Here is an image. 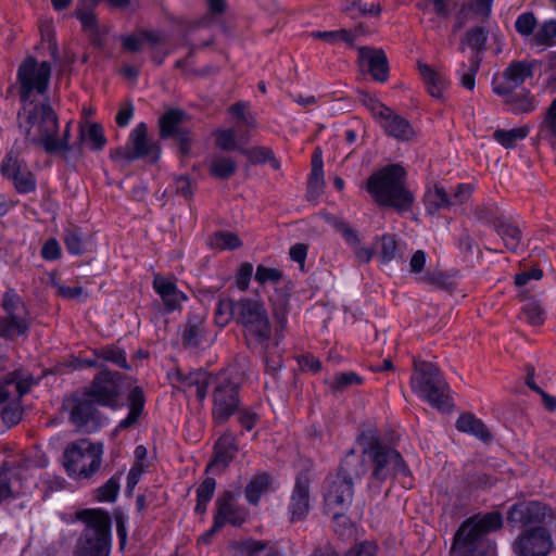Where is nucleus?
I'll return each mask as SVG.
<instances>
[{
    "mask_svg": "<svg viewBox=\"0 0 556 556\" xmlns=\"http://www.w3.org/2000/svg\"><path fill=\"white\" fill-rule=\"evenodd\" d=\"M495 230L502 237L505 247L509 251L516 252L521 240L520 229L517 226L500 220L495 224Z\"/></svg>",
    "mask_w": 556,
    "mask_h": 556,
    "instance_id": "a19ab883",
    "label": "nucleus"
},
{
    "mask_svg": "<svg viewBox=\"0 0 556 556\" xmlns=\"http://www.w3.org/2000/svg\"><path fill=\"white\" fill-rule=\"evenodd\" d=\"M122 475V472H117L111 477L103 485L97 489V500L99 502L115 501L119 491V481Z\"/></svg>",
    "mask_w": 556,
    "mask_h": 556,
    "instance_id": "603ef678",
    "label": "nucleus"
},
{
    "mask_svg": "<svg viewBox=\"0 0 556 556\" xmlns=\"http://www.w3.org/2000/svg\"><path fill=\"white\" fill-rule=\"evenodd\" d=\"M80 139L90 144L91 150H101L106 143L103 128L98 123L87 125V129L80 130Z\"/></svg>",
    "mask_w": 556,
    "mask_h": 556,
    "instance_id": "09e8293b",
    "label": "nucleus"
},
{
    "mask_svg": "<svg viewBox=\"0 0 556 556\" xmlns=\"http://www.w3.org/2000/svg\"><path fill=\"white\" fill-rule=\"evenodd\" d=\"M456 428L459 431L470 433L484 442L492 438L485 425L472 414L460 415L456 420Z\"/></svg>",
    "mask_w": 556,
    "mask_h": 556,
    "instance_id": "72a5a7b5",
    "label": "nucleus"
},
{
    "mask_svg": "<svg viewBox=\"0 0 556 556\" xmlns=\"http://www.w3.org/2000/svg\"><path fill=\"white\" fill-rule=\"evenodd\" d=\"M333 225L336 229L342 233L345 241L354 248L356 258L361 263H369L374 256V250L370 248L361 247V241L356 231L341 219H336Z\"/></svg>",
    "mask_w": 556,
    "mask_h": 556,
    "instance_id": "c756f323",
    "label": "nucleus"
},
{
    "mask_svg": "<svg viewBox=\"0 0 556 556\" xmlns=\"http://www.w3.org/2000/svg\"><path fill=\"white\" fill-rule=\"evenodd\" d=\"M282 278V271L277 268L266 267L264 265H258L256 267L255 280L261 285H265L267 282L278 283Z\"/></svg>",
    "mask_w": 556,
    "mask_h": 556,
    "instance_id": "0e129e2a",
    "label": "nucleus"
},
{
    "mask_svg": "<svg viewBox=\"0 0 556 556\" xmlns=\"http://www.w3.org/2000/svg\"><path fill=\"white\" fill-rule=\"evenodd\" d=\"M410 387L432 406L443 409L447 405V383L440 369L432 363L414 359Z\"/></svg>",
    "mask_w": 556,
    "mask_h": 556,
    "instance_id": "0eeeda50",
    "label": "nucleus"
},
{
    "mask_svg": "<svg viewBox=\"0 0 556 556\" xmlns=\"http://www.w3.org/2000/svg\"><path fill=\"white\" fill-rule=\"evenodd\" d=\"M0 173L13 182L18 193H30L36 190L37 182L33 173L22 164L13 151L3 159Z\"/></svg>",
    "mask_w": 556,
    "mask_h": 556,
    "instance_id": "dca6fc26",
    "label": "nucleus"
},
{
    "mask_svg": "<svg viewBox=\"0 0 556 556\" xmlns=\"http://www.w3.org/2000/svg\"><path fill=\"white\" fill-rule=\"evenodd\" d=\"M211 248L219 250H235L242 245L240 238L230 231H216L208 239Z\"/></svg>",
    "mask_w": 556,
    "mask_h": 556,
    "instance_id": "c03bdc74",
    "label": "nucleus"
},
{
    "mask_svg": "<svg viewBox=\"0 0 556 556\" xmlns=\"http://www.w3.org/2000/svg\"><path fill=\"white\" fill-rule=\"evenodd\" d=\"M488 39V30L482 26H475L468 29L460 40L459 50L465 51V45L471 49L469 63L462 65V85L463 87L473 90L475 77L480 68L481 56L480 52L485 49Z\"/></svg>",
    "mask_w": 556,
    "mask_h": 556,
    "instance_id": "9b49d317",
    "label": "nucleus"
},
{
    "mask_svg": "<svg viewBox=\"0 0 556 556\" xmlns=\"http://www.w3.org/2000/svg\"><path fill=\"white\" fill-rule=\"evenodd\" d=\"M236 321L242 325L249 348H264L270 343L271 326L261 301L249 298L237 301Z\"/></svg>",
    "mask_w": 556,
    "mask_h": 556,
    "instance_id": "39448f33",
    "label": "nucleus"
},
{
    "mask_svg": "<svg viewBox=\"0 0 556 556\" xmlns=\"http://www.w3.org/2000/svg\"><path fill=\"white\" fill-rule=\"evenodd\" d=\"M238 386L230 380L220 382L214 391L213 419L222 425L238 409Z\"/></svg>",
    "mask_w": 556,
    "mask_h": 556,
    "instance_id": "a211bd4d",
    "label": "nucleus"
},
{
    "mask_svg": "<svg viewBox=\"0 0 556 556\" xmlns=\"http://www.w3.org/2000/svg\"><path fill=\"white\" fill-rule=\"evenodd\" d=\"M380 255L383 263L392 262L396 258L403 260L397 241L393 235L384 233L379 239Z\"/></svg>",
    "mask_w": 556,
    "mask_h": 556,
    "instance_id": "de8ad7c7",
    "label": "nucleus"
},
{
    "mask_svg": "<svg viewBox=\"0 0 556 556\" xmlns=\"http://www.w3.org/2000/svg\"><path fill=\"white\" fill-rule=\"evenodd\" d=\"M128 401H129V413L125 419H123L118 426L117 429L123 430L130 428L135 426L144 407V394L141 388L135 387L128 394Z\"/></svg>",
    "mask_w": 556,
    "mask_h": 556,
    "instance_id": "2f4dec72",
    "label": "nucleus"
},
{
    "mask_svg": "<svg viewBox=\"0 0 556 556\" xmlns=\"http://www.w3.org/2000/svg\"><path fill=\"white\" fill-rule=\"evenodd\" d=\"M203 317L191 315L181 332V343L186 349H199L205 338Z\"/></svg>",
    "mask_w": 556,
    "mask_h": 556,
    "instance_id": "cd10ccee",
    "label": "nucleus"
},
{
    "mask_svg": "<svg viewBox=\"0 0 556 556\" xmlns=\"http://www.w3.org/2000/svg\"><path fill=\"white\" fill-rule=\"evenodd\" d=\"M533 75V64L527 61H513L501 78L493 80V91L498 96H510L527 78Z\"/></svg>",
    "mask_w": 556,
    "mask_h": 556,
    "instance_id": "f3484780",
    "label": "nucleus"
},
{
    "mask_svg": "<svg viewBox=\"0 0 556 556\" xmlns=\"http://www.w3.org/2000/svg\"><path fill=\"white\" fill-rule=\"evenodd\" d=\"M530 129L528 126L513 128L510 130L496 129L493 132V138L496 142L506 149L514 148L518 141L523 140Z\"/></svg>",
    "mask_w": 556,
    "mask_h": 556,
    "instance_id": "ea45409f",
    "label": "nucleus"
},
{
    "mask_svg": "<svg viewBox=\"0 0 556 556\" xmlns=\"http://www.w3.org/2000/svg\"><path fill=\"white\" fill-rule=\"evenodd\" d=\"M227 112L245 128L239 137V142L248 143L251 139L250 130L257 128V122L255 115L250 111V104L245 101H238L231 104Z\"/></svg>",
    "mask_w": 556,
    "mask_h": 556,
    "instance_id": "bb28decb",
    "label": "nucleus"
},
{
    "mask_svg": "<svg viewBox=\"0 0 556 556\" xmlns=\"http://www.w3.org/2000/svg\"><path fill=\"white\" fill-rule=\"evenodd\" d=\"M2 419L5 424L14 426L18 424L22 416V409L17 403V400L11 401L1 410Z\"/></svg>",
    "mask_w": 556,
    "mask_h": 556,
    "instance_id": "774afa93",
    "label": "nucleus"
},
{
    "mask_svg": "<svg viewBox=\"0 0 556 556\" xmlns=\"http://www.w3.org/2000/svg\"><path fill=\"white\" fill-rule=\"evenodd\" d=\"M231 319L237 320V301L230 299L219 300L215 309L216 324L225 327Z\"/></svg>",
    "mask_w": 556,
    "mask_h": 556,
    "instance_id": "8fccbe9b",
    "label": "nucleus"
},
{
    "mask_svg": "<svg viewBox=\"0 0 556 556\" xmlns=\"http://www.w3.org/2000/svg\"><path fill=\"white\" fill-rule=\"evenodd\" d=\"M245 519L247 513L236 504L235 494L224 491L216 500L215 529H222L226 523L239 527Z\"/></svg>",
    "mask_w": 556,
    "mask_h": 556,
    "instance_id": "aec40b11",
    "label": "nucleus"
},
{
    "mask_svg": "<svg viewBox=\"0 0 556 556\" xmlns=\"http://www.w3.org/2000/svg\"><path fill=\"white\" fill-rule=\"evenodd\" d=\"M522 312L529 324L538 326L544 321V309L539 301L529 300L523 306Z\"/></svg>",
    "mask_w": 556,
    "mask_h": 556,
    "instance_id": "bf43d9fd",
    "label": "nucleus"
},
{
    "mask_svg": "<svg viewBox=\"0 0 556 556\" xmlns=\"http://www.w3.org/2000/svg\"><path fill=\"white\" fill-rule=\"evenodd\" d=\"M556 38V21L551 20L545 22L539 31L534 36V40L536 45L551 47L555 45Z\"/></svg>",
    "mask_w": 556,
    "mask_h": 556,
    "instance_id": "13d9d810",
    "label": "nucleus"
},
{
    "mask_svg": "<svg viewBox=\"0 0 556 556\" xmlns=\"http://www.w3.org/2000/svg\"><path fill=\"white\" fill-rule=\"evenodd\" d=\"M184 381L187 388L194 389L195 396L202 401L206 396L211 376L207 371L197 370L190 372Z\"/></svg>",
    "mask_w": 556,
    "mask_h": 556,
    "instance_id": "79ce46f5",
    "label": "nucleus"
},
{
    "mask_svg": "<svg viewBox=\"0 0 556 556\" xmlns=\"http://www.w3.org/2000/svg\"><path fill=\"white\" fill-rule=\"evenodd\" d=\"M30 326L29 316L7 315L0 318V337L14 339L25 334Z\"/></svg>",
    "mask_w": 556,
    "mask_h": 556,
    "instance_id": "7c9ffc66",
    "label": "nucleus"
},
{
    "mask_svg": "<svg viewBox=\"0 0 556 556\" xmlns=\"http://www.w3.org/2000/svg\"><path fill=\"white\" fill-rule=\"evenodd\" d=\"M100 0H78L75 16L80 21L86 29H94L97 27V17L93 10Z\"/></svg>",
    "mask_w": 556,
    "mask_h": 556,
    "instance_id": "58836bf2",
    "label": "nucleus"
},
{
    "mask_svg": "<svg viewBox=\"0 0 556 556\" xmlns=\"http://www.w3.org/2000/svg\"><path fill=\"white\" fill-rule=\"evenodd\" d=\"M363 438L364 456L369 470L367 488L372 495H380L384 485L390 484L399 473L408 475V469L402 455L383 444L375 433H364Z\"/></svg>",
    "mask_w": 556,
    "mask_h": 556,
    "instance_id": "f03ea898",
    "label": "nucleus"
},
{
    "mask_svg": "<svg viewBox=\"0 0 556 556\" xmlns=\"http://www.w3.org/2000/svg\"><path fill=\"white\" fill-rule=\"evenodd\" d=\"M262 353L266 369L271 374L277 372L282 366L281 350L279 349V337H270V343L264 348H253Z\"/></svg>",
    "mask_w": 556,
    "mask_h": 556,
    "instance_id": "e433bc0d",
    "label": "nucleus"
},
{
    "mask_svg": "<svg viewBox=\"0 0 556 556\" xmlns=\"http://www.w3.org/2000/svg\"><path fill=\"white\" fill-rule=\"evenodd\" d=\"M313 37L316 39H321L327 42H337V41H344L349 45H353L354 42V35L346 30V29H339L333 31H316L313 33Z\"/></svg>",
    "mask_w": 556,
    "mask_h": 556,
    "instance_id": "052dcab7",
    "label": "nucleus"
},
{
    "mask_svg": "<svg viewBox=\"0 0 556 556\" xmlns=\"http://www.w3.org/2000/svg\"><path fill=\"white\" fill-rule=\"evenodd\" d=\"M62 408L68 414L70 422L78 432L92 433L102 425V415L97 403L85 391L64 397Z\"/></svg>",
    "mask_w": 556,
    "mask_h": 556,
    "instance_id": "1a4fd4ad",
    "label": "nucleus"
},
{
    "mask_svg": "<svg viewBox=\"0 0 556 556\" xmlns=\"http://www.w3.org/2000/svg\"><path fill=\"white\" fill-rule=\"evenodd\" d=\"M50 75V64L48 62L38 64L33 56L25 59L20 65L17 80L23 106L17 113V121L26 142L42 148L49 154H54L65 144L55 140V135L60 132L58 114L49 102L30 101L33 92L43 94L47 91Z\"/></svg>",
    "mask_w": 556,
    "mask_h": 556,
    "instance_id": "f257e3e1",
    "label": "nucleus"
},
{
    "mask_svg": "<svg viewBox=\"0 0 556 556\" xmlns=\"http://www.w3.org/2000/svg\"><path fill=\"white\" fill-rule=\"evenodd\" d=\"M358 54L362 61L367 62L368 72L375 80L384 83L388 79L389 64L383 50L361 47Z\"/></svg>",
    "mask_w": 556,
    "mask_h": 556,
    "instance_id": "b1692460",
    "label": "nucleus"
},
{
    "mask_svg": "<svg viewBox=\"0 0 556 556\" xmlns=\"http://www.w3.org/2000/svg\"><path fill=\"white\" fill-rule=\"evenodd\" d=\"M271 477L267 472L255 475L245 486V497L251 505H257L263 494L269 491Z\"/></svg>",
    "mask_w": 556,
    "mask_h": 556,
    "instance_id": "f704fd0d",
    "label": "nucleus"
},
{
    "mask_svg": "<svg viewBox=\"0 0 556 556\" xmlns=\"http://www.w3.org/2000/svg\"><path fill=\"white\" fill-rule=\"evenodd\" d=\"M536 26V18L532 12L522 13L515 23L516 30L522 36H529Z\"/></svg>",
    "mask_w": 556,
    "mask_h": 556,
    "instance_id": "338daca9",
    "label": "nucleus"
},
{
    "mask_svg": "<svg viewBox=\"0 0 556 556\" xmlns=\"http://www.w3.org/2000/svg\"><path fill=\"white\" fill-rule=\"evenodd\" d=\"M540 134L545 137L556 138V97L549 104L540 124Z\"/></svg>",
    "mask_w": 556,
    "mask_h": 556,
    "instance_id": "6e6d98bb",
    "label": "nucleus"
},
{
    "mask_svg": "<svg viewBox=\"0 0 556 556\" xmlns=\"http://www.w3.org/2000/svg\"><path fill=\"white\" fill-rule=\"evenodd\" d=\"M216 146L225 151H238V148H242L236 141V129L233 128L218 130L216 132Z\"/></svg>",
    "mask_w": 556,
    "mask_h": 556,
    "instance_id": "680f3d73",
    "label": "nucleus"
},
{
    "mask_svg": "<svg viewBox=\"0 0 556 556\" xmlns=\"http://www.w3.org/2000/svg\"><path fill=\"white\" fill-rule=\"evenodd\" d=\"M503 527V517L500 511H491L483 516L476 515L465 520L457 530L453 549L470 553L473 546L488 533Z\"/></svg>",
    "mask_w": 556,
    "mask_h": 556,
    "instance_id": "6e6552de",
    "label": "nucleus"
},
{
    "mask_svg": "<svg viewBox=\"0 0 556 556\" xmlns=\"http://www.w3.org/2000/svg\"><path fill=\"white\" fill-rule=\"evenodd\" d=\"M239 546L247 556H280L276 549L261 541L245 540Z\"/></svg>",
    "mask_w": 556,
    "mask_h": 556,
    "instance_id": "864d4df0",
    "label": "nucleus"
},
{
    "mask_svg": "<svg viewBox=\"0 0 556 556\" xmlns=\"http://www.w3.org/2000/svg\"><path fill=\"white\" fill-rule=\"evenodd\" d=\"M67 251L71 254L79 255L84 253V242L81 236L76 229H67L64 237Z\"/></svg>",
    "mask_w": 556,
    "mask_h": 556,
    "instance_id": "69168bd1",
    "label": "nucleus"
},
{
    "mask_svg": "<svg viewBox=\"0 0 556 556\" xmlns=\"http://www.w3.org/2000/svg\"><path fill=\"white\" fill-rule=\"evenodd\" d=\"M418 70L427 85L428 92L434 98H441L446 85L445 79L426 63L418 62Z\"/></svg>",
    "mask_w": 556,
    "mask_h": 556,
    "instance_id": "c9c22d12",
    "label": "nucleus"
},
{
    "mask_svg": "<svg viewBox=\"0 0 556 556\" xmlns=\"http://www.w3.org/2000/svg\"><path fill=\"white\" fill-rule=\"evenodd\" d=\"M405 176L403 166L388 165L368 178L367 191L380 205L393 207L399 212L409 211L414 195L405 187Z\"/></svg>",
    "mask_w": 556,
    "mask_h": 556,
    "instance_id": "7ed1b4c3",
    "label": "nucleus"
},
{
    "mask_svg": "<svg viewBox=\"0 0 556 556\" xmlns=\"http://www.w3.org/2000/svg\"><path fill=\"white\" fill-rule=\"evenodd\" d=\"M363 378L354 371L338 372L331 380H327L326 383L329 386L331 392L337 395L343 393L353 386H361Z\"/></svg>",
    "mask_w": 556,
    "mask_h": 556,
    "instance_id": "4c0bfd02",
    "label": "nucleus"
},
{
    "mask_svg": "<svg viewBox=\"0 0 556 556\" xmlns=\"http://www.w3.org/2000/svg\"><path fill=\"white\" fill-rule=\"evenodd\" d=\"M237 170V163L226 156L215 157L210 165V174L218 179H228L235 175Z\"/></svg>",
    "mask_w": 556,
    "mask_h": 556,
    "instance_id": "49530a36",
    "label": "nucleus"
},
{
    "mask_svg": "<svg viewBox=\"0 0 556 556\" xmlns=\"http://www.w3.org/2000/svg\"><path fill=\"white\" fill-rule=\"evenodd\" d=\"M238 151L247 156L252 164H263L267 162L271 150L266 147L238 148Z\"/></svg>",
    "mask_w": 556,
    "mask_h": 556,
    "instance_id": "e2e57ef3",
    "label": "nucleus"
},
{
    "mask_svg": "<svg viewBox=\"0 0 556 556\" xmlns=\"http://www.w3.org/2000/svg\"><path fill=\"white\" fill-rule=\"evenodd\" d=\"M477 220L484 224H497L501 219L497 217L498 208L495 204H479L472 208Z\"/></svg>",
    "mask_w": 556,
    "mask_h": 556,
    "instance_id": "4d7b16f0",
    "label": "nucleus"
},
{
    "mask_svg": "<svg viewBox=\"0 0 556 556\" xmlns=\"http://www.w3.org/2000/svg\"><path fill=\"white\" fill-rule=\"evenodd\" d=\"M517 556H547L554 549L551 531L542 526L528 528L511 544Z\"/></svg>",
    "mask_w": 556,
    "mask_h": 556,
    "instance_id": "f8f14e48",
    "label": "nucleus"
},
{
    "mask_svg": "<svg viewBox=\"0 0 556 556\" xmlns=\"http://www.w3.org/2000/svg\"><path fill=\"white\" fill-rule=\"evenodd\" d=\"M186 121H188V115L184 111L177 109L166 111L159 118L160 137L167 139L176 136L179 131L185 129L181 126Z\"/></svg>",
    "mask_w": 556,
    "mask_h": 556,
    "instance_id": "c85d7f7f",
    "label": "nucleus"
},
{
    "mask_svg": "<svg viewBox=\"0 0 556 556\" xmlns=\"http://www.w3.org/2000/svg\"><path fill=\"white\" fill-rule=\"evenodd\" d=\"M93 355L97 358H102L106 362H111L123 369H130V366L126 359L125 351L115 345H108L100 349H94Z\"/></svg>",
    "mask_w": 556,
    "mask_h": 556,
    "instance_id": "37998d69",
    "label": "nucleus"
},
{
    "mask_svg": "<svg viewBox=\"0 0 556 556\" xmlns=\"http://www.w3.org/2000/svg\"><path fill=\"white\" fill-rule=\"evenodd\" d=\"M311 509V492L309 480L307 476L301 475L296 478L294 489L292 491L289 513L290 521L296 522L303 520Z\"/></svg>",
    "mask_w": 556,
    "mask_h": 556,
    "instance_id": "412c9836",
    "label": "nucleus"
},
{
    "mask_svg": "<svg viewBox=\"0 0 556 556\" xmlns=\"http://www.w3.org/2000/svg\"><path fill=\"white\" fill-rule=\"evenodd\" d=\"M103 445L88 439L70 443L63 453V465L74 479H89L99 471L102 464Z\"/></svg>",
    "mask_w": 556,
    "mask_h": 556,
    "instance_id": "423d86ee",
    "label": "nucleus"
},
{
    "mask_svg": "<svg viewBox=\"0 0 556 556\" xmlns=\"http://www.w3.org/2000/svg\"><path fill=\"white\" fill-rule=\"evenodd\" d=\"M375 118H377L386 134L401 141H409L415 137L410 123L393 112L384 104H375Z\"/></svg>",
    "mask_w": 556,
    "mask_h": 556,
    "instance_id": "6ab92c4d",
    "label": "nucleus"
},
{
    "mask_svg": "<svg viewBox=\"0 0 556 556\" xmlns=\"http://www.w3.org/2000/svg\"><path fill=\"white\" fill-rule=\"evenodd\" d=\"M76 517L86 527L77 540L73 556H109L111 551V518L101 509H83Z\"/></svg>",
    "mask_w": 556,
    "mask_h": 556,
    "instance_id": "20e7f679",
    "label": "nucleus"
},
{
    "mask_svg": "<svg viewBox=\"0 0 556 556\" xmlns=\"http://www.w3.org/2000/svg\"><path fill=\"white\" fill-rule=\"evenodd\" d=\"M33 384V379L26 377L21 370L9 372L0 379V405L18 400L26 394Z\"/></svg>",
    "mask_w": 556,
    "mask_h": 556,
    "instance_id": "4be33fe9",
    "label": "nucleus"
},
{
    "mask_svg": "<svg viewBox=\"0 0 556 556\" xmlns=\"http://www.w3.org/2000/svg\"><path fill=\"white\" fill-rule=\"evenodd\" d=\"M3 308L8 315L29 316L25 304L13 290L5 292L3 296Z\"/></svg>",
    "mask_w": 556,
    "mask_h": 556,
    "instance_id": "5fc2aeb1",
    "label": "nucleus"
},
{
    "mask_svg": "<svg viewBox=\"0 0 556 556\" xmlns=\"http://www.w3.org/2000/svg\"><path fill=\"white\" fill-rule=\"evenodd\" d=\"M161 147L157 142L148 137V126L139 123L130 132L128 143L125 147L115 149L111 153L114 161L132 162L139 159H147L151 163L159 161Z\"/></svg>",
    "mask_w": 556,
    "mask_h": 556,
    "instance_id": "9d476101",
    "label": "nucleus"
},
{
    "mask_svg": "<svg viewBox=\"0 0 556 556\" xmlns=\"http://www.w3.org/2000/svg\"><path fill=\"white\" fill-rule=\"evenodd\" d=\"M547 517H552L548 506L536 501L519 502L507 510V523L511 527L525 528L542 525Z\"/></svg>",
    "mask_w": 556,
    "mask_h": 556,
    "instance_id": "4468645a",
    "label": "nucleus"
},
{
    "mask_svg": "<svg viewBox=\"0 0 556 556\" xmlns=\"http://www.w3.org/2000/svg\"><path fill=\"white\" fill-rule=\"evenodd\" d=\"M153 288L162 298L164 305L168 312L177 309L186 295L179 291L176 285L161 275H155L153 279Z\"/></svg>",
    "mask_w": 556,
    "mask_h": 556,
    "instance_id": "a878e982",
    "label": "nucleus"
},
{
    "mask_svg": "<svg viewBox=\"0 0 556 556\" xmlns=\"http://www.w3.org/2000/svg\"><path fill=\"white\" fill-rule=\"evenodd\" d=\"M216 488V481L214 478H205L197 490V505L195 513L203 515L206 511L208 502L212 500Z\"/></svg>",
    "mask_w": 556,
    "mask_h": 556,
    "instance_id": "a18cd8bd",
    "label": "nucleus"
},
{
    "mask_svg": "<svg viewBox=\"0 0 556 556\" xmlns=\"http://www.w3.org/2000/svg\"><path fill=\"white\" fill-rule=\"evenodd\" d=\"M353 494V484L337 475L330 478L324 495L327 513L334 519L341 517L351 505Z\"/></svg>",
    "mask_w": 556,
    "mask_h": 556,
    "instance_id": "2eb2a0df",
    "label": "nucleus"
},
{
    "mask_svg": "<svg viewBox=\"0 0 556 556\" xmlns=\"http://www.w3.org/2000/svg\"><path fill=\"white\" fill-rule=\"evenodd\" d=\"M506 102L510 104V110L515 114L529 113L535 110V98L527 91L525 93L510 96Z\"/></svg>",
    "mask_w": 556,
    "mask_h": 556,
    "instance_id": "3c124183",
    "label": "nucleus"
},
{
    "mask_svg": "<svg viewBox=\"0 0 556 556\" xmlns=\"http://www.w3.org/2000/svg\"><path fill=\"white\" fill-rule=\"evenodd\" d=\"M367 470V458L364 456V450L362 455L350 451L342 460L337 476L354 484V481L359 480Z\"/></svg>",
    "mask_w": 556,
    "mask_h": 556,
    "instance_id": "393cba45",
    "label": "nucleus"
},
{
    "mask_svg": "<svg viewBox=\"0 0 556 556\" xmlns=\"http://www.w3.org/2000/svg\"><path fill=\"white\" fill-rule=\"evenodd\" d=\"M238 452L236 437L232 433L222 435L214 446V458L206 466L205 471L217 469L223 471L233 460Z\"/></svg>",
    "mask_w": 556,
    "mask_h": 556,
    "instance_id": "5701e85b",
    "label": "nucleus"
},
{
    "mask_svg": "<svg viewBox=\"0 0 556 556\" xmlns=\"http://www.w3.org/2000/svg\"><path fill=\"white\" fill-rule=\"evenodd\" d=\"M121 375L116 371L102 369L92 379L89 387L84 391L97 405L113 407L119 394L118 380Z\"/></svg>",
    "mask_w": 556,
    "mask_h": 556,
    "instance_id": "ddd939ff",
    "label": "nucleus"
},
{
    "mask_svg": "<svg viewBox=\"0 0 556 556\" xmlns=\"http://www.w3.org/2000/svg\"><path fill=\"white\" fill-rule=\"evenodd\" d=\"M426 210L429 214H437L440 210L448 208L453 205V201L445 191L443 186L434 185L433 188L427 190L425 198Z\"/></svg>",
    "mask_w": 556,
    "mask_h": 556,
    "instance_id": "473e14b6",
    "label": "nucleus"
}]
</instances>
